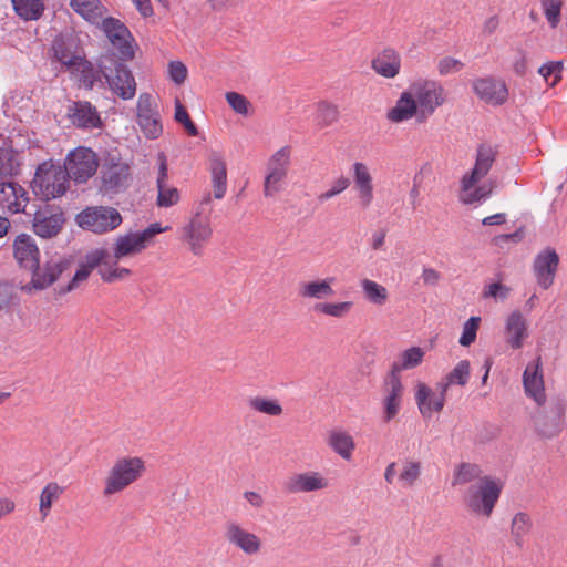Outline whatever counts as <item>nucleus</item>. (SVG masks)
<instances>
[{"label":"nucleus","instance_id":"1","mask_svg":"<svg viewBox=\"0 0 567 567\" xmlns=\"http://www.w3.org/2000/svg\"><path fill=\"white\" fill-rule=\"evenodd\" d=\"M213 210L212 194L205 192L176 229L177 239L193 257H203L214 237Z\"/></svg>","mask_w":567,"mask_h":567},{"label":"nucleus","instance_id":"2","mask_svg":"<svg viewBox=\"0 0 567 567\" xmlns=\"http://www.w3.org/2000/svg\"><path fill=\"white\" fill-rule=\"evenodd\" d=\"M503 486L501 478L484 475L467 488L464 495L466 507L473 514L488 518L499 499Z\"/></svg>","mask_w":567,"mask_h":567},{"label":"nucleus","instance_id":"3","mask_svg":"<svg viewBox=\"0 0 567 567\" xmlns=\"http://www.w3.org/2000/svg\"><path fill=\"white\" fill-rule=\"evenodd\" d=\"M145 463L138 456H124L117 458L109 471L104 481V496L123 492L142 477Z\"/></svg>","mask_w":567,"mask_h":567},{"label":"nucleus","instance_id":"4","mask_svg":"<svg viewBox=\"0 0 567 567\" xmlns=\"http://www.w3.org/2000/svg\"><path fill=\"white\" fill-rule=\"evenodd\" d=\"M169 229L159 223H153L142 230H131L115 238L112 246L114 260L120 261L126 257L141 254L154 243V238Z\"/></svg>","mask_w":567,"mask_h":567},{"label":"nucleus","instance_id":"5","mask_svg":"<svg viewBox=\"0 0 567 567\" xmlns=\"http://www.w3.org/2000/svg\"><path fill=\"white\" fill-rule=\"evenodd\" d=\"M69 179L61 165L43 163L37 168L31 185L35 194L49 200L65 194Z\"/></svg>","mask_w":567,"mask_h":567},{"label":"nucleus","instance_id":"6","mask_svg":"<svg viewBox=\"0 0 567 567\" xmlns=\"http://www.w3.org/2000/svg\"><path fill=\"white\" fill-rule=\"evenodd\" d=\"M101 71L109 87L122 100H132L136 94V82L128 69L113 58L101 60Z\"/></svg>","mask_w":567,"mask_h":567},{"label":"nucleus","instance_id":"7","mask_svg":"<svg viewBox=\"0 0 567 567\" xmlns=\"http://www.w3.org/2000/svg\"><path fill=\"white\" fill-rule=\"evenodd\" d=\"M419 110V122L426 121L445 101L443 86L434 81L420 79L410 85Z\"/></svg>","mask_w":567,"mask_h":567},{"label":"nucleus","instance_id":"8","mask_svg":"<svg viewBox=\"0 0 567 567\" xmlns=\"http://www.w3.org/2000/svg\"><path fill=\"white\" fill-rule=\"evenodd\" d=\"M123 219L116 208L109 206L87 207L76 215L78 225L95 234H104L116 229Z\"/></svg>","mask_w":567,"mask_h":567},{"label":"nucleus","instance_id":"9","mask_svg":"<svg viewBox=\"0 0 567 567\" xmlns=\"http://www.w3.org/2000/svg\"><path fill=\"white\" fill-rule=\"evenodd\" d=\"M290 147L284 146L268 159L264 181V195L266 197H272L284 190L290 167Z\"/></svg>","mask_w":567,"mask_h":567},{"label":"nucleus","instance_id":"10","mask_svg":"<svg viewBox=\"0 0 567 567\" xmlns=\"http://www.w3.org/2000/svg\"><path fill=\"white\" fill-rule=\"evenodd\" d=\"M112 43L117 49L123 60H132L135 55L136 43L128 28L118 19L104 17L99 24Z\"/></svg>","mask_w":567,"mask_h":567},{"label":"nucleus","instance_id":"11","mask_svg":"<svg viewBox=\"0 0 567 567\" xmlns=\"http://www.w3.org/2000/svg\"><path fill=\"white\" fill-rule=\"evenodd\" d=\"M97 166L96 154L92 150L78 147L69 153L62 167L70 178L83 183L95 174Z\"/></svg>","mask_w":567,"mask_h":567},{"label":"nucleus","instance_id":"12","mask_svg":"<svg viewBox=\"0 0 567 567\" xmlns=\"http://www.w3.org/2000/svg\"><path fill=\"white\" fill-rule=\"evenodd\" d=\"M137 124L147 138H158L163 133L161 115L153 96L142 93L136 104Z\"/></svg>","mask_w":567,"mask_h":567},{"label":"nucleus","instance_id":"13","mask_svg":"<svg viewBox=\"0 0 567 567\" xmlns=\"http://www.w3.org/2000/svg\"><path fill=\"white\" fill-rule=\"evenodd\" d=\"M404 388L400 377H385L382 386V421L389 423L400 413L403 404Z\"/></svg>","mask_w":567,"mask_h":567},{"label":"nucleus","instance_id":"14","mask_svg":"<svg viewBox=\"0 0 567 567\" xmlns=\"http://www.w3.org/2000/svg\"><path fill=\"white\" fill-rule=\"evenodd\" d=\"M351 172L358 204L360 208L368 209L374 199V185L370 168L363 162H354Z\"/></svg>","mask_w":567,"mask_h":567},{"label":"nucleus","instance_id":"15","mask_svg":"<svg viewBox=\"0 0 567 567\" xmlns=\"http://www.w3.org/2000/svg\"><path fill=\"white\" fill-rule=\"evenodd\" d=\"M225 537L230 545L241 550L245 555H257L261 549L260 538L236 522L226 524Z\"/></svg>","mask_w":567,"mask_h":567},{"label":"nucleus","instance_id":"16","mask_svg":"<svg viewBox=\"0 0 567 567\" xmlns=\"http://www.w3.org/2000/svg\"><path fill=\"white\" fill-rule=\"evenodd\" d=\"M328 486L329 481L316 471L295 473L284 483L285 491L290 494L318 492Z\"/></svg>","mask_w":567,"mask_h":567},{"label":"nucleus","instance_id":"17","mask_svg":"<svg viewBox=\"0 0 567 567\" xmlns=\"http://www.w3.org/2000/svg\"><path fill=\"white\" fill-rule=\"evenodd\" d=\"M472 87L482 101L492 105H502L508 97L505 82L491 76L474 80Z\"/></svg>","mask_w":567,"mask_h":567},{"label":"nucleus","instance_id":"18","mask_svg":"<svg viewBox=\"0 0 567 567\" xmlns=\"http://www.w3.org/2000/svg\"><path fill=\"white\" fill-rule=\"evenodd\" d=\"M558 264L559 257L551 248H546L535 257L533 270L543 289H548L553 285Z\"/></svg>","mask_w":567,"mask_h":567},{"label":"nucleus","instance_id":"19","mask_svg":"<svg viewBox=\"0 0 567 567\" xmlns=\"http://www.w3.org/2000/svg\"><path fill=\"white\" fill-rule=\"evenodd\" d=\"M69 261L62 258H52L43 266H35L32 271L31 285L34 289L43 290L58 280L61 274L68 268Z\"/></svg>","mask_w":567,"mask_h":567},{"label":"nucleus","instance_id":"20","mask_svg":"<svg viewBox=\"0 0 567 567\" xmlns=\"http://www.w3.org/2000/svg\"><path fill=\"white\" fill-rule=\"evenodd\" d=\"M498 154L497 146L483 143L477 146L476 157L473 168L466 173L465 182L470 185L472 182H480L492 169Z\"/></svg>","mask_w":567,"mask_h":567},{"label":"nucleus","instance_id":"21","mask_svg":"<svg viewBox=\"0 0 567 567\" xmlns=\"http://www.w3.org/2000/svg\"><path fill=\"white\" fill-rule=\"evenodd\" d=\"M29 202L27 190L14 182L0 183V208L11 214L24 212Z\"/></svg>","mask_w":567,"mask_h":567},{"label":"nucleus","instance_id":"22","mask_svg":"<svg viewBox=\"0 0 567 567\" xmlns=\"http://www.w3.org/2000/svg\"><path fill=\"white\" fill-rule=\"evenodd\" d=\"M523 385L527 396L532 398L538 405L546 401L540 358L529 362L523 373Z\"/></svg>","mask_w":567,"mask_h":567},{"label":"nucleus","instance_id":"23","mask_svg":"<svg viewBox=\"0 0 567 567\" xmlns=\"http://www.w3.org/2000/svg\"><path fill=\"white\" fill-rule=\"evenodd\" d=\"M435 393L424 383H419L415 392V401L423 417L430 419L434 412H441L445 404V392Z\"/></svg>","mask_w":567,"mask_h":567},{"label":"nucleus","instance_id":"24","mask_svg":"<svg viewBox=\"0 0 567 567\" xmlns=\"http://www.w3.org/2000/svg\"><path fill=\"white\" fill-rule=\"evenodd\" d=\"M13 255L18 264L25 269L38 266L40 251L34 239L27 234H20L13 243Z\"/></svg>","mask_w":567,"mask_h":567},{"label":"nucleus","instance_id":"25","mask_svg":"<svg viewBox=\"0 0 567 567\" xmlns=\"http://www.w3.org/2000/svg\"><path fill=\"white\" fill-rule=\"evenodd\" d=\"M102 185L105 192H118L126 187L130 166L124 162H110L102 167Z\"/></svg>","mask_w":567,"mask_h":567},{"label":"nucleus","instance_id":"26","mask_svg":"<svg viewBox=\"0 0 567 567\" xmlns=\"http://www.w3.org/2000/svg\"><path fill=\"white\" fill-rule=\"evenodd\" d=\"M371 68L382 78L394 79L401 71V55L393 48H384L373 58Z\"/></svg>","mask_w":567,"mask_h":567},{"label":"nucleus","instance_id":"27","mask_svg":"<svg viewBox=\"0 0 567 567\" xmlns=\"http://www.w3.org/2000/svg\"><path fill=\"white\" fill-rule=\"evenodd\" d=\"M212 186L215 199H223L227 192V169L223 155L210 152L208 157Z\"/></svg>","mask_w":567,"mask_h":567},{"label":"nucleus","instance_id":"28","mask_svg":"<svg viewBox=\"0 0 567 567\" xmlns=\"http://www.w3.org/2000/svg\"><path fill=\"white\" fill-rule=\"evenodd\" d=\"M63 221L64 219L61 213L40 209L34 214L33 230L42 238H51L60 231Z\"/></svg>","mask_w":567,"mask_h":567},{"label":"nucleus","instance_id":"29","mask_svg":"<svg viewBox=\"0 0 567 567\" xmlns=\"http://www.w3.org/2000/svg\"><path fill=\"white\" fill-rule=\"evenodd\" d=\"M416 117L419 121V110L416 101L413 97L411 90L401 93L395 102V105L388 111L386 117L390 122L402 123Z\"/></svg>","mask_w":567,"mask_h":567},{"label":"nucleus","instance_id":"30","mask_svg":"<svg viewBox=\"0 0 567 567\" xmlns=\"http://www.w3.org/2000/svg\"><path fill=\"white\" fill-rule=\"evenodd\" d=\"M70 117L78 127L95 128L101 125V118L96 109L86 101L74 102L70 109Z\"/></svg>","mask_w":567,"mask_h":567},{"label":"nucleus","instance_id":"31","mask_svg":"<svg viewBox=\"0 0 567 567\" xmlns=\"http://www.w3.org/2000/svg\"><path fill=\"white\" fill-rule=\"evenodd\" d=\"M506 342L513 349H519L523 347L524 339L528 336L527 333V321L519 311H513L506 320L505 324Z\"/></svg>","mask_w":567,"mask_h":567},{"label":"nucleus","instance_id":"32","mask_svg":"<svg viewBox=\"0 0 567 567\" xmlns=\"http://www.w3.org/2000/svg\"><path fill=\"white\" fill-rule=\"evenodd\" d=\"M423 465L420 460L405 458L400 463L396 485L403 489L414 488L421 481Z\"/></svg>","mask_w":567,"mask_h":567},{"label":"nucleus","instance_id":"33","mask_svg":"<svg viewBox=\"0 0 567 567\" xmlns=\"http://www.w3.org/2000/svg\"><path fill=\"white\" fill-rule=\"evenodd\" d=\"M327 443L329 447L341 458L349 461L355 449L352 435L342 429H333L329 431Z\"/></svg>","mask_w":567,"mask_h":567},{"label":"nucleus","instance_id":"34","mask_svg":"<svg viewBox=\"0 0 567 567\" xmlns=\"http://www.w3.org/2000/svg\"><path fill=\"white\" fill-rule=\"evenodd\" d=\"M424 355L425 352L420 347L405 349L392 362L388 377H400L402 371L416 368L422 363Z\"/></svg>","mask_w":567,"mask_h":567},{"label":"nucleus","instance_id":"35","mask_svg":"<svg viewBox=\"0 0 567 567\" xmlns=\"http://www.w3.org/2000/svg\"><path fill=\"white\" fill-rule=\"evenodd\" d=\"M478 182H472L470 185L465 182V176L461 179L460 200L465 205L481 204L489 198L493 192L492 183H484L476 186Z\"/></svg>","mask_w":567,"mask_h":567},{"label":"nucleus","instance_id":"36","mask_svg":"<svg viewBox=\"0 0 567 567\" xmlns=\"http://www.w3.org/2000/svg\"><path fill=\"white\" fill-rule=\"evenodd\" d=\"M70 7L84 20L96 25L100 24L106 13V8L100 0H70Z\"/></svg>","mask_w":567,"mask_h":567},{"label":"nucleus","instance_id":"37","mask_svg":"<svg viewBox=\"0 0 567 567\" xmlns=\"http://www.w3.org/2000/svg\"><path fill=\"white\" fill-rule=\"evenodd\" d=\"M16 16L24 21H38L45 12L44 0H11Z\"/></svg>","mask_w":567,"mask_h":567},{"label":"nucleus","instance_id":"38","mask_svg":"<svg viewBox=\"0 0 567 567\" xmlns=\"http://www.w3.org/2000/svg\"><path fill=\"white\" fill-rule=\"evenodd\" d=\"M333 278H324L299 284V296L303 299L321 300L333 295Z\"/></svg>","mask_w":567,"mask_h":567},{"label":"nucleus","instance_id":"39","mask_svg":"<svg viewBox=\"0 0 567 567\" xmlns=\"http://www.w3.org/2000/svg\"><path fill=\"white\" fill-rule=\"evenodd\" d=\"M51 52L53 59L60 64L66 66L70 71H72L82 58L73 51L72 43L65 41L63 38H55L53 40Z\"/></svg>","mask_w":567,"mask_h":567},{"label":"nucleus","instance_id":"40","mask_svg":"<svg viewBox=\"0 0 567 567\" xmlns=\"http://www.w3.org/2000/svg\"><path fill=\"white\" fill-rule=\"evenodd\" d=\"M353 307L354 302L351 300L319 301L313 306V311L320 316L342 320L351 313Z\"/></svg>","mask_w":567,"mask_h":567},{"label":"nucleus","instance_id":"41","mask_svg":"<svg viewBox=\"0 0 567 567\" xmlns=\"http://www.w3.org/2000/svg\"><path fill=\"white\" fill-rule=\"evenodd\" d=\"M470 379V362L461 360L446 377L436 384V390L447 392L452 385H465Z\"/></svg>","mask_w":567,"mask_h":567},{"label":"nucleus","instance_id":"42","mask_svg":"<svg viewBox=\"0 0 567 567\" xmlns=\"http://www.w3.org/2000/svg\"><path fill=\"white\" fill-rule=\"evenodd\" d=\"M482 468L480 465L474 463L463 462L458 464L453 472L452 485H465L474 481L482 478Z\"/></svg>","mask_w":567,"mask_h":567},{"label":"nucleus","instance_id":"43","mask_svg":"<svg viewBox=\"0 0 567 567\" xmlns=\"http://www.w3.org/2000/svg\"><path fill=\"white\" fill-rule=\"evenodd\" d=\"M71 72H78L80 76V82L86 87L92 89L95 83L101 81V76H103L101 71V63L99 64V69H96L90 61L81 58L80 62L72 69Z\"/></svg>","mask_w":567,"mask_h":567},{"label":"nucleus","instance_id":"44","mask_svg":"<svg viewBox=\"0 0 567 567\" xmlns=\"http://www.w3.org/2000/svg\"><path fill=\"white\" fill-rule=\"evenodd\" d=\"M248 406L252 411L268 416H280L284 412V409L278 399L260 395L249 398Z\"/></svg>","mask_w":567,"mask_h":567},{"label":"nucleus","instance_id":"45","mask_svg":"<svg viewBox=\"0 0 567 567\" xmlns=\"http://www.w3.org/2000/svg\"><path fill=\"white\" fill-rule=\"evenodd\" d=\"M360 286L364 298L377 306H382L386 302L389 293L384 286L371 279H362Z\"/></svg>","mask_w":567,"mask_h":567},{"label":"nucleus","instance_id":"46","mask_svg":"<svg viewBox=\"0 0 567 567\" xmlns=\"http://www.w3.org/2000/svg\"><path fill=\"white\" fill-rule=\"evenodd\" d=\"M63 493V487H61L58 483L51 482L47 484L40 494V504L39 511L42 517H47L51 511L52 504L59 499L61 494Z\"/></svg>","mask_w":567,"mask_h":567},{"label":"nucleus","instance_id":"47","mask_svg":"<svg viewBox=\"0 0 567 567\" xmlns=\"http://www.w3.org/2000/svg\"><path fill=\"white\" fill-rule=\"evenodd\" d=\"M18 154L10 148H0V177L13 176L19 171Z\"/></svg>","mask_w":567,"mask_h":567},{"label":"nucleus","instance_id":"48","mask_svg":"<svg viewBox=\"0 0 567 567\" xmlns=\"http://www.w3.org/2000/svg\"><path fill=\"white\" fill-rule=\"evenodd\" d=\"M181 200L179 190L169 185H162L157 187L156 205L159 208H169L177 205Z\"/></svg>","mask_w":567,"mask_h":567},{"label":"nucleus","instance_id":"49","mask_svg":"<svg viewBox=\"0 0 567 567\" xmlns=\"http://www.w3.org/2000/svg\"><path fill=\"white\" fill-rule=\"evenodd\" d=\"M118 261H114L113 264L105 262L101 265L99 268V274L101 275L102 279L106 282H113L116 280H122L126 278L131 270L124 267L117 266Z\"/></svg>","mask_w":567,"mask_h":567},{"label":"nucleus","instance_id":"50","mask_svg":"<svg viewBox=\"0 0 567 567\" xmlns=\"http://www.w3.org/2000/svg\"><path fill=\"white\" fill-rule=\"evenodd\" d=\"M544 16L551 28H556L560 22V11L563 0H539Z\"/></svg>","mask_w":567,"mask_h":567},{"label":"nucleus","instance_id":"51","mask_svg":"<svg viewBox=\"0 0 567 567\" xmlns=\"http://www.w3.org/2000/svg\"><path fill=\"white\" fill-rule=\"evenodd\" d=\"M530 528V518L525 513H517L512 520V534L517 545H520L523 538Z\"/></svg>","mask_w":567,"mask_h":567},{"label":"nucleus","instance_id":"52","mask_svg":"<svg viewBox=\"0 0 567 567\" xmlns=\"http://www.w3.org/2000/svg\"><path fill=\"white\" fill-rule=\"evenodd\" d=\"M339 117L338 107L328 102H320L317 106V120L321 125H330Z\"/></svg>","mask_w":567,"mask_h":567},{"label":"nucleus","instance_id":"53","mask_svg":"<svg viewBox=\"0 0 567 567\" xmlns=\"http://www.w3.org/2000/svg\"><path fill=\"white\" fill-rule=\"evenodd\" d=\"M480 321V317H471L465 321L463 324L462 334L458 340L461 346L468 347L475 341Z\"/></svg>","mask_w":567,"mask_h":567},{"label":"nucleus","instance_id":"54","mask_svg":"<svg viewBox=\"0 0 567 567\" xmlns=\"http://www.w3.org/2000/svg\"><path fill=\"white\" fill-rule=\"evenodd\" d=\"M563 63L559 61H553L543 64L538 69V73L545 79L551 86L555 85L561 79Z\"/></svg>","mask_w":567,"mask_h":567},{"label":"nucleus","instance_id":"55","mask_svg":"<svg viewBox=\"0 0 567 567\" xmlns=\"http://www.w3.org/2000/svg\"><path fill=\"white\" fill-rule=\"evenodd\" d=\"M225 97L234 112L244 116L248 115L250 103L246 96L237 92H227Z\"/></svg>","mask_w":567,"mask_h":567},{"label":"nucleus","instance_id":"56","mask_svg":"<svg viewBox=\"0 0 567 567\" xmlns=\"http://www.w3.org/2000/svg\"><path fill=\"white\" fill-rule=\"evenodd\" d=\"M350 183L351 182L348 177H344V176L338 177L337 179H334L332 182L329 189H327L326 192L321 193L318 196V200L320 203H324V202L338 196L339 194L343 193L350 186Z\"/></svg>","mask_w":567,"mask_h":567},{"label":"nucleus","instance_id":"57","mask_svg":"<svg viewBox=\"0 0 567 567\" xmlns=\"http://www.w3.org/2000/svg\"><path fill=\"white\" fill-rule=\"evenodd\" d=\"M174 118L176 122L184 125L185 130L190 136H197L198 130L196 125L193 123V121L189 118V115L186 111V109L179 103V101H176L175 104V115Z\"/></svg>","mask_w":567,"mask_h":567},{"label":"nucleus","instance_id":"58","mask_svg":"<svg viewBox=\"0 0 567 567\" xmlns=\"http://www.w3.org/2000/svg\"><path fill=\"white\" fill-rule=\"evenodd\" d=\"M464 66L463 62L445 56L437 62V71L441 75H449L458 72Z\"/></svg>","mask_w":567,"mask_h":567},{"label":"nucleus","instance_id":"59","mask_svg":"<svg viewBox=\"0 0 567 567\" xmlns=\"http://www.w3.org/2000/svg\"><path fill=\"white\" fill-rule=\"evenodd\" d=\"M168 73L171 80L179 85L185 82L187 78V68L181 61H172L168 64Z\"/></svg>","mask_w":567,"mask_h":567},{"label":"nucleus","instance_id":"60","mask_svg":"<svg viewBox=\"0 0 567 567\" xmlns=\"http://www.w3.org/2000/svg\"><path fill=\"white\" fill-rule=\"evenodd\" d=\"M509 288L499 284V282H493L488 285L484 292V298H494L495 300H505L508 297Z\"/></svg>","mask_w":567,"mask_h":567},{"label":"nucleus","instance_id":"61","mask_svg":"<svg viewBox=\"0 0 567 567\" xmlns=\"http://www.w3.org/2000/svg\"><path fill=\"white\" fill-rule=\"evenodd\" d=\"M535 425L538 433L544 437H554L560 432V423L559 421H554L550 424H542L540 415L535 417Z\"/></svg>","mask_w":567,"mask_h":567},{"label":"nucleus","instance_id":"62","mask_svg":"<svg viewBox=\"0 0 567 567\" xmlns=\"http://www.w3.org/2000/svg\"><path fill=\"white\" fill-rule=\"evenodd\" d=\"M107 256V251L104 249H95L89 252L85 256L84 266L89 267V269L93 270L95 267H101V265L105 264L104 259Z\"/></svg>","mask_w":567,"mask_h":567},{"label":"nucleus","instance_id":"63","mask_svg":"<svg viewBox=\"0 0 567 567\" xmlns=\"http://www.w3.org/2000/svg\"><path fill=\"white\" fill-rule=\"evenodd\" d=\"M158 173L156 177V187L167 185L168 166L167 158L163 152L157 154Z\"/></svg>","mask_w":567,"mask_h":567},{"label":"nucleus","instance_id":"64","mask_svg":"<svg viewBox=\"0 0 567 567\" xmlns=\"http://www.w3.org/2000/svg\"><path fill=\"white\" fill-rule=\"evenodd\" d=\"M132 2L143 18H151L154 16V9L151 0H132Z\"/></svg>","mask_w":567,"mask_h":567}]
</instances>
